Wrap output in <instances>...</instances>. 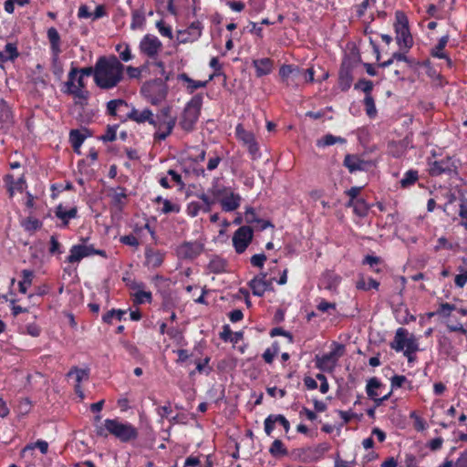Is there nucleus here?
<instances>
[{"mask_svg": "<svg viewBox=\"0 0 467 467\" xmlns=\"http://www.w3.org/2000/svg\"><path fill=\"white\" fill-rule=\"evenodd\" d=\"M125 66L115 55L100 56L96 61V86L112 89L124 79Z\"/></svg>", "mask_w": 467, "mask_h": 467, "instance_id": "obj_1", "label": "nucleus"}, {"mask_svg": "<svg viewBox=\"0 0 467 467\" xmlns=\"http://www.w3.org/2000/svg\"><path fill=\"white\" fill-rule=\"evenodd\" d=\"M96 434L101 438L114 437L122 443H130L139 438V430L130 422L119 418L106 419L96 426Z\"/></svg>", "mask_w": 467, "mask_h": 467, "instance_id": "obj_2", "label": "nucleus"}, {"mask_svg": "<svg viewBox=\"0 0 467 467\" xmlns=\"http://www.w3.org/2000/svg\"><path fill=\"white\" fill-rule=\"evenodd\" d=\"M202 102V95L195 94L186 103L179 120V125L184 131L191 132L195 129V125L201 115Z\"/></svg>", "mask_w": 467, "mask_h": 467, "instance_id": "obj_3", "label": "nucleus"}, {"mask_svg": "<svg viewBox=\"0 0 467 467\" xmlns=\"http://www.w3.org/2000/svg\"><path fill=\"white\" fill-rule=\"evenodd\" d=\"M141 95L152 105H158L165 99L168 88L166 81L157 78L142 85L140 88Z\"/></svg>", "mask_w": 467, "mask_h": 467, "instance_id": "obj_4", "label": "nucleus"}, {"mask_svg": "<svg viewBox=\"0 0 467 467\" xmlns=\"http://www.w3.org/2000/svg\"><path fill=\"white\" fill-rule=\"evenodd\" d=\"M333 349L322 356L317 355L315 358L316 368L321 371L332 372L338 359L344 355L345 346L337 342L333 343Z\"/></svg>", "mask_w": 467, "mask_h": 467, "instance_id": "obj_5", "label": "nucleus"}, {"mask_svg": "<svg viewBox=\"0 0 467 467\" xmlns=\"http://www.w3.org/2000/svg\"><path fill=\"white\" fill-rule=\"evenodd\" d=\"M278 75L281 83L288 88L297 89L303 82V69L296 65H282L279 68Z\"/></svg>", "mask_w": 467, "mask_h": 467, "instance_id": "obj_6", "label": "nucleus"}, {"mask_svg": "<svg viewBox=\"0 0 467 467\" xmlns=\"http://www.w3.org/2000/svg\"><path fill=\"white\" fill-rule=\"evenodd\" d=\"M90 255H99L104 258L108 257L105 250L96 249L92 244H75L71 246L66 261L69 264H76Z\"/></svg>", "mask_w": 467, "mask_h": 467, "instance_id": "obj_7", "label": "nucleus"}, {"mask_svg": "<svg viewBox=\"0 0 467 467\" xmlns=\"http://www.w3.org/2000/svg\"><path fill=\"white\" fill-rule=\"evenodd\" d=\"M254 238V230L250 225L240 226L233 234L232 242L235 252L241 254L245 252Z\"/></svg>", "mask_w": 467, "mask_h": 467, "instance_id": "obj_8", "label": "nucleus"}, {"mask_svg": "<svg viewBox=\"0 0 467 467\" xmlns=\"http://www.w3.org/2000/svg\"><path fill=\"white\" fill-rule=\"evenodd\" d=\"M162 48L161 41L154 35H145L139 44L140 52L150 59H156Z\"/></svg>", "mask_w": 467, "mask_h": 467, "instance_id": "obj_9", "label": "nucleus"}, {"mask_svg": "<svg viewBox=\"0 0 467 467\" xmlns=\"http://www.w3.org/2000/svg\"><path fill=\"white\" fill-rule=\"evenodd\" d=\"M123 281L126 283V285L134 291L133 296V303L136 305H141L144 303H151L152 295L150 291H145V284L142 282H138L134 279L125 278L123 277Z\"/></svg>", "mask_w": 467, "mask_h": 467, "instance_id": "obj_10", "label": "nucleus"}, {"mask_svg": "<svg viewBox=\"0 0 467 467\" xmlns=\"http://www.w3.org/2000/svg\"><path fill=\"white\" fill-rule=\"evenodd\" d=\"M204 250V245L201 242H183L177 247V255L181 259L193 260L197 258Z\"/></svg>", "mask_w": 467, "mask_h": 467, "instance_id": "obj_11", "label": "nucleus"}, {"mask_svg": "<svg viewBox=\"0 0 467 467\" xmlns=\"http://www.w3.org/2000/svg\"><path fill=\"white\" fill-rule=\"evenodd\" d=\"M203 26L200 21H193L185 30L178 31L179 43L185 44L198 40L202 33Z\"/></svg>", "mask_w": 467, "mask_h": 467, "instance_id": "obj_12", "label": "nucleus"}, {"mask_svg": "<svg viewBox=\"0 0 467 467\" xmlns=\"http://www.w3.org/2000/svg\"><path fill=\"white\" fill-rule=\"evenodd\" d=\"M175 124L176 119L161 120L154 119V124H151L156 130L153 135L154 140L158 141L165 140L171 134Z\"/></svg>", "mask_w": 467, "mask_h": 467, "instance_id": "obj_13", "label": "nucleus"}, {"mask_svg": "<svg viewBox=\"0 0 467 467\" xmlns=\"http://www.w3.org/2000/svg\"><path fill=\"white\" fill-rule=\"evenodd\" d=\"M275 424L281 425L284 428L285 432L288 433L290 430V422L282 414H270L264 421L265 432L267 436H271Z\"/></svg>", "mask_w": 467, "mask_h": 467, "instance_id": "obj_14", "label": "nucleus"}, {"mask_svg": "<svg viewBox=\"0 0 467 467\" xmlns=\"http://www.w3.org/2000/svg\"><path fill=\"white\" fill-rule=\"evenodd\" d=\"M3 181L5 184L6 191L10 199H12L16 192H22L26 185L25 174L22 173L17 180L11 173H7L4 176Z\"/></svg>", "mask_w": 467, "mask_h": 467, "instance_id": "obj_15", "label": "nucleus"}, {"mask_svg": "<svg viewBox=\"0 0 467 467\" xmlns=\"http://www.w3.org/2000/svg\"><path fill=\"white\" fill-rule=\"evenodd\" d=\"M47 38L50 44L51 62L56 67L58 65V57L61 54V39L57 30L55 27H50L47 30Z\"/></svg>", "mask_w": 467, "mask_h": 467, "instance_id": "obj_16", "label": "nucleus"}, {"mask_svg": "<svg viewBox=\"0 0 467 467\" xmlns=\"http://www.w3.org/2000/svg\"><path fill=\"white\" fill-rule=\"evenodd\" d=\"M396 34L397 44L399 45L400 50L406 49V51H409V49L413 45V39L410 35L407 21H405V23H400L396 27Z\"/></svg>", "mask_w": 467, "mask_h": 467, "instance_id": "obj_17", "label": "nucleus"}, {"mask_svg": "<svg viewBox=\"0 0 467 467\" xmlns=\"http://www.w3.org/2000/svg\"><path fill=\"white\" fill-rule=\"evenodd\" d=\"M144 265L149 269L159 268L164 262L165 254L150 246L145 248Z\"/></svg>", "mask_w": 467, "mask_h": 467, "instance_id": "obj_18", "label": "nucleus"}, {"mask_svg": "<svg viewBox=\"0 0 467 467\" xmlns=\"http://www.w3.org/2000/svg\"><path fill=\"white\" fill-rule=\"evenodd\" d=\"M127 119L138 124H144L146 122L150 125L154 124V114L148 108L140 110L133 107L127 114Z\"/></svg>", "mask_w": 467, "mask_h": 467, "instance_id": "obj_19", "label": "nucleus"}, {"mask_svg": "<svg viewBox=\"0 0 467 467\" xmlns=\"http://www.w3.org/2000/svg\"><path fill=\"white\" fill-rule=\"evenodd\" d=\"M13 112L7 102L0 99V133H6L14 123Z\"/></svg>", "mask_w": 467, "mask_h": 467, "instance_id": "obj_20", "label": "nucleus"}, {"mask_svg": "<svg viewBox=\"0 0 467 467\" xmlns=\"http://www.w3.org/2000/svg\"><path fill=\"white\" fill-rule=\"evenodd\" d=\"M343 165L350 173H355L357 171H366L368 162L358 154H347L344 158Z\"/></svg>", "mask_w": 467, "mask_h": 467, "instance_id": "obj_21", "label": "nucleus"}, {"mask_svg": "<svg viewBox=\"0 0 467 467\" xmlns=\"http://www.w3.org/2000/svg\"><path fill=\"white\" fill-rule=\"evenodd\" d=\"M453 171V163L451 158L429 162V173L431 176H440L443 173H451Z\"/></svg>", "mask_w": 467, "mask_h": 467, "instance_id": "obj_22", "label": "nucleus"}, {"mask_svg": "<svg viewBox=\"0 0 467 467\" xmlns=\"http://www.w3.org/2000/svg\"><path fill=\"white\" fill-rule=\"evenodd\" d=\"M241 200V196L230 189L226 195L220 199V205L223 212H234L240 207Z\"/></svg>", "mask_w": 467, "mask_h": 467, "instance_id": "obj_23", "label": "nucleus"}, {"mask_svg": "<svg viewBox=\"0 0 467 467\" xmlns=\"http://www.w3.org/2000/svg\"><path fill=\"white\" fill-rule=\"evenodd\" d=\"M449 38H450L449 35H445V36H441L439 39L437 45L431 49L430 54H431V56L432 57L440 58V59H445L448 67H452V60L447 55V53L444 52V48H445V47L447 46V44L449 42Z\"/></svg>", "mask_w": 467, "mask_h": 467, "instance_id": "obj_24", "label": "nucleus"}, {"mask_svg": "<svg viewBox=\"0 0 467 467\" xmlns=\"http://www.w3.org/2000/svg\"><path fill=\"white\" fill-rule=\"evenodd\" d=\"M252 64L257 78L269 75L274 68V60L270 57L254 59Z\"/></svg>", "mask_w": 467, "mask_h": 467, "instance_id": "obj_25", "label": "nucleus"}, {"mask_svg": "<svg viewBox=\"0 0 467 467\" xmlns=\"http://www.w3.org/2000/svg\"><path fill=\"white\" fill-rule=\"evenodd\" d=\"M266 276V273H261L248 283L254 296L261 297L267 291Z\"/></svg>", "mask_w": 467, "mask_h": 467, "instance_id": "obj_26", "label": "nucleus"}, {"mask_svg": "<svg viewBox=\"0 0 467 467\" xmlns=\"http://www.w3.org/2000/svg\"><path fill=\"white\" fill-rule=\"evenodd\" d=\"M341 280L342 278L339 275L335 273V271L328 269L321 275L320 279L321 283L324 285V287L329 291H336L340 285Z\"/></svg>", "mask_w": 467, "mask_h": 467, "instance_id": "obj_27", "label": "nucleus"}, {"mask_svg": "<svg viewBox=\"0 0 467 467\" xmlns=\"http://www.w3.org/2000/svg\"><path fill=\"white\" fill-rule=\"evenodd\" d=\"M235 137L244 147L257 141L254 132L246 130L242 123L235 127Z\"/></svg>", "mask_w": 467, "mask_h": 467, "instance_id": "obj_28", "label": "nucleus"}, {"mask_svg": "<svg viewBox=\"0 0 467 467\" xmlns=\"http://www.w3.org/2000/svg\"><path fill=\"white\" fill-rule=\"evenodd\" d=\"M55 215L62 221L63 227H67L69 220L78 216V209L77 207H72L69 210H66L62 204H59L56 207Z\"/></svg>", "mask_w": 467, "mask_h": 467, "instance_id": "obj_29", "label": "nucleus"}, {"mask_svg": "<svg viewBox=\"0 0 467 467\" xmlns=\"http://www.w3.org/2000/svg\"><path fill=\"white\" fill-rule=\"evenodd\" d=\"M353 81L352 70L348 67L342 65L338 74V87L342 91L350 88Z\"/></svg>", "mask_w": 467, "mask_h": 467, "instance_id": "obj_30", "label": "nucleus"}, {"mask_svg": "<svg viewBox=\"0 0 467 467\" xmlns=\"http://www.w3.org/2000/svg\"><path fill=\"white\" fill-rule=\"evenodd\" d=\"M409 332L406 328L399 327L395 333V337L392 342H390L389 346L392 349L397 352L403 351L405 348V344L408 338Z\"/></svg>", "mask_w": 467, "mask_h": 467, "instance_id": "obj_31", "label": "nucleus"}, {"mask_svg": "<svg viewBox=\"0 0 467 467\" xmlns=\"http://www.w3.org/2000/svg\"><path fill=\"white\" fill-rule=\"evenodd\" d=\"M112 192H113L110 195L112 204L119 210H122L128 198L126 188L119 186L115 189H112Z\"/></svg>", "mask_w": 467, "mask_h": 467, "instance_id": "obj_32", "label": "nucleus"}, {"mask_svg": "<svg viewBox=\"0 0 467 467\" xmlns=\"http://www.w3.org/2000/svg\"><path fill=\"white\" fill-rule=\"evenodd\" d=\"M146 23V12L143 7L133 9L131 11L130 28L132 30L140 29Z\"/></svg>", "mask_w": 467, "mask_h": 467, "instance_id": "obj_33", "label": "nucleus"}, {"mask_svg": "<svg viewBox=\"0 0 467 467\" xmlns=\"http://www.w3.org/2000/svg\"><path fill=\"white\" fill-rule=\"evenodd\" d=\"M227 262L225 259L220 256H213L208 265V270L213 274H222L226 272L227 269Z\"/></svg>", "mask_w": 467, "mask_h": 467, "instance_id": "obj_34", "label": "nucleus"}, {"mask_svg": "<svg viewBox=\"0 0 467 467\" xmlns=\"http://www.w3.org/2000/svg\"><path fill=\"white\" fill-rule=\"evenodd\" d=\"M331 449V445L328 442H321L314 447L307 448L306 451L314 460H319L328 452Z\"/></svg>", "mask_w": 467, "mask_h": 467, "instance_id": "obj_35", "label": "nucleus"}, {"mask_svg": "<svg viewBox=\"0 0 467 467\" xmlns=\"http://www.w3.org/2000/svg\"><path fill=\"white\" fill-rule=\"evenodd\" d=\"M22 280L18 283V290L21 294H26L28 287L32 285L34 272L29 269H24L21 272Z\"/></svg>", "mask_w": 467, "mask_h": 467, "instance_id": "obj_36", "label": "nucleus"}, {"mask_svg": "<svg viewBox=\"0 0 467 467\" xmlns=\"http://www.w3.org/2000/svg\"><path fill=\"white\" fill-rule=\"evenodd\" d=\"M419 350L417 339L414 336L407 338L405 348L403 349L404 356L407 357L409 362H412L415 358L413 354Z\"/></svg>", "mask_w": 467, "mask_h": 467, "instance_id": "obj_37", "label": "nucleus"}, {"mask_svg": "<svg viewBox=\"0 0 467 467\" xmlns=\"http://www.w3.org/2000/svg\"><path fill=\"white\" fill-rule=\"evenodd\" d=\"M381 381L374 377L368 380L367 386H366V391L368 396L376 402V400L379 397L378 389L382 387Z\"/></svg>", "mask_w": 467, "mask_h": 467, "instance_id": "obj_38", "label": "nucleus"}, {"mask_svg": "<svg viewBox=\"0 0 467 467\" xmlns=\"http://www.w3.org/2000/svg\"><path fill=\"white\" fill-rule=\"evenodd\" d=\"M115 50L119 54V60L121 62H129L133 59L134 56L131 53V48L127 43H119L115 47Z\"/></svg>", "mask_w": 467, "mask_h": 467, "instance_id": "obj_39", "label": "nucleus"}, {"mask_svg": "<svg viewBox=\"0 0 467 467\" xmlns=\"http://www.w3.org/2000/svg\"><path fill=\"white\" fill-rule=\"evenodd\" d=\"M269 453L275 458H280L286 456L288 451L281 440L275 439L269 447Z\"/></svg>", "mask_w": 467, "mask_h": 467, "instance_id": "obj_40", "label": "nucleus"}, {"mask_svg": "<svg viewBox=\"0 0 467 467\" xmlns=\"http://www.w3.org/2000/svg\"><path fill=\"white\" fill-rule=\"evenodd\" d=\"M86 136L78 130H71L69 132V141L75 152L79 153V148L83 144Z\"/></svg>", "mask_w": 467, "mask_h": 467, "instance_id": "obj_41", "label": "nucleus"}, {"mask_svg": "<svg viewBox=\"0 0 467 467\" xmlns=\"http://www.w3.org/2000/svg\"><path fill=\"white\" fill-rule=\"evenodd\" d=\"M419 180V172L416 170H409L404 174L402 179L400 181V187L403 189L410 188L414 185Z\"/></svg>", "mask_w": 467, "mask_h": 467, "instance_id": "obj_42", "label": "nucleus"}, {"mask_svg": "<svg viewBox=\"0 0 467 467\" xmlns=\"http://www.w3.org/2000/svg\"><path fill=\"white\" fill-rule=\"evenodd\" d=\"M75 377L76 384H80L82 380L88 379L89 377V369L88 368H79L78 367H72L69 371L67 373V377Z\"/></svg>", "mask_w": 467, "mask_h": 467, "instance_id": "obj_43", "label": "nucleus"}, {"mask_svg": "<svg viewBox=\"0 0 467 467\" xmlns=\"http://www.w3.org/2000/svg\"><path fill=\"white\" fill-rule=\"evenodd\" d=\"M439 467H467V449L460 453L456 462L445 459Z\"/></svg>", "mask_w": 467, "mask_h": 467, "instance_id": "obj_44", "label": "nucleus"}, {"mask_svg": "<svg viewBox=\"0 0 467 467\" xmlns=\"http://www.w3.org/2000/svg\"><path fill=\"white\" fill-rule=\"evenodd\" d=\"M75 98V104L80 106L82 109L88 106L90 93L87 89L78 88L74 90L72 95Z\"/></svg>", "mask_w": 467, "mask_h": 467, "instance_id": "obj_45", "label": "nucleus"}, {"mask_svg": "<svg viewBox=\"0 0 467 467\" xmlns=\"http://www.w3.org/2000/svg\"><path fill=\"white\" fill-rule=\"evenodd\" d=\"M379 287V282L376 279L369 277L368 281L364 277H360L356 283V288L358 290L368 291L370 289L378 290Z\"/></svg>", "mask_w": 467, "mask_h": 467, "instance_id": "obj_46", "label": "nucleus"}, {"mask_svg": "<svg viewBox=\"0 0 467 467\" xmlns=\"http://www.w3.org/2000/svg\"><path fill=\"white\" fill-rule=\"evenodd\" d=\"M362 264L369 265L371 271L376 274L382 272V269L379 266L382 264V260L379 256L368 254L363 258Z\"/></svg>", "mask_w": 467, "mask_h": 467, "instance_id": "obj_47", "label": "nucleus"}, {"mask_svg": "<svg viewBox=\"0 0 467 467\" xmlns=\"http://www.w3.org/2000/svg\"><path fill=\"white\" fill-rule=\"evenodd\" d=\"M22 226L25 231L34 233L42 228L43 223L35 217L29 216L23 221Z\"/></svg>", "mask_w": 467, "mask_h": 467, "instance_id": "obj_48", "label": "nucleus"}, {"mask_svg": "<svg viewBox=\"0 0 467 467\" xmlns=\"http://www.w3.org/2000/svg\"><path fill=\"white\" fill-rule=\"evenodd\" d=\"M337 142L343 144L346 142V139H344L342 137H337L332 134H327L321 140H319L317 141V145L318 147H327V146L334 145Z\"/></svg>", "mask_w": 467, "mask_h": 467, "instance_id": "obj_49", "label": "nucleus"}, {"mask_svg": "<svg viewBox=\"0 0 467 467\" xmlns=\"http://www.w3.org/2000/svg\"><path fill=\"white\" fill-rule=\"evenodd\" d=\"M125 314L124 310L111 309L102 316V320L104 323L111 324L114 318L120 321Z\"/></svg>", "mask_w": 467, "mask_h": 467, "instance_id": "obj_50", "label": "nucleus"}, {"mask_svg": "<svg viewBox=\"0 0 467 467\" xmlns=\"http://www.w3.org/2000/svg\"><path fill=\"white\" fill-rule=\"evenodd\" d=\"M369 210L368 204L363 198H359L358 202H356L355 206L353 208V212L358 217H365L368 215Z\"/></svg>", "mask_w": 467, "mask_h": 467, "instance_id": "obj_51", "label": "nucleus"}, {"mask_svg": "<svg viewBox=\"0 0 467 467\" xmlns=\"http://www.w3.org/2000/svg\"><path fill=\"white\" fill-rule=\"evenodd\" d=\"M119 106L128 107V103L121 99H111L107 103V113L109 116L115 117L117 116V109Z\"/></svg>", "mask_w": 467, "mask_h": 467, "instance_id": "obj_52", "label": "nucleus"}, {"mask_svg": "<svg viewBox=\"0 0 467 467\" xmlns=\"http://www.w3.org/2000/svg\"><path fill=\"white\" fill-rule=\"evenodd\" d=\"M144 230H147L149 232V234H150L151 238L153 239V241H156L157 236H156L155 230H154V228L150 227L149 223H146L144 224L136 223L133 226V233L137 237L140 236Z\"/></svg>", "mask_w": 467, "mask_h": 467, "instance_id": "obj_53", "label": "nucleus"}, {"mask_svg": "<svg viewBox=\"0 0 467 467\" xmlns=\"http://www.w3.org/2000/svg\"><path fill=\"white\" fill-rule=\"evenodd\" d=\"M364 106H365V110H366L367 115L369 118H374L377 114V109H376L374 99L371 95L365 96Z\"/></svg>", "mask_w": 467, "mask_h": 467, "instance_id": "obj_54", "label": "nucleus"}, {"mask_svg": "<svg viewBox=\"0 0 467 467\" xmlns=\"http://www.w3.org/2000/svg\"><path fill=\"white\" fill-rule=\"evenodd\" d=\"M248 6L249 14L251 16H256L265 9V0H249Z\"/></svg>", "mask_w": 467, "mask_h": 467, "instance_id": "obj_55", "label": "nucleus"}, {"mask_svg": "<svg viewBox=\"0 0 467 467\" xmlns=\"http://www.w3.org/2000/svg\"><path fill=\"white\" fill-rule=\"evenodd\" d=\"M355 89L362 90L366 96L371 95L373 89V82L366 78L359 79L354 86Z\"/></svg>", "mask_w": 467, "mask_h": 467, "instance_id": "obj_56", "label": "nucleus"}, {"mask_svg": "<svg viewBox=\"0 0 467 467\" xmlns=\"http://www.w3.org/2000/svg\"><path fill=\"white\" fill-rule=\"evenodd\" d=\"M279 351L277 343L273 344L272 348H268L263 353V358L267 364H271L274 361L275 357Z\"/></svg>", "mask_w": 467, "mask_h": 467, "instance_id": "obj_57", "label": "nucleus"}, {"mask_svg": "<svg viewBox=\"0 0 467 467\" xmlns=\"http://www.w3.org/2000/svg\"><path fill=\"white\" fill-rule=\"evenodd\" d=\"M146 67H147L146 65H143L141 67H132V66H128V67H125V70L130 78L139 79V78H140L141 74H142L144 68H146Z\"/></svg>", "mask_w": 467, "mask_h": 467, "instance_id": "obj_58", "label": "nucleus"}, {"mask_svg": "<svg viewBox=\"0 0 467 467\" xmlns=\"http://www.w3.org/2000/svg\"><path fill=\"white\" fill-rule=\"evenodd\" d=\"M230 188L227 187H216L213 186L208 190V192L213 196V199H215V202L220 203V199L223 198V196H225L226 193Z\"/></svg>", "mask_w": 467, "mask_h": 467, "instance_id": "obj_59", "label": "nucleus"}, {"mask_svg": "<svg viewBox=\"0 0 467 467\" xmlns=\"http://www.w3.org/2000/svg\"><path fill=\"white\" fill-rule=\"evenodd\" d=\"M210 360H211V358L209 357H206L202 360H201V359L196 360L195 361L196 371L200 374L204 373V374L208 375L212 371V368L208 367Z\"/></svg>", "mask_w": 467, "mask_h": 467, "instance_id": "obj_60", "label": "nucleus"}, {"mask_svg": "<svg viewBox=\"0 0 467 467\" xmlns=\"http://www.w3.org/2000/svg\"><path fill=\"white\" fill-rule=\"evenodd\" d=\"M439 346H440L441 351H442L444 354H446L448 356L451 354L453 347H452L451 339L448 337H445V336L441 337L439 339Z\"/></svg>", "mask_w": 467, "mask_h": 467, "instance_id": "obj_61", "label": "nucleus"}, {"mask_svg": "<svg viewBox=\"0 0 467 467\" xmlns=\"http://www.w3.org/2000/svg\"><path fill=\"white\" fill-rule=\"evenodd\" d=\"M391 389L401 388L405 383L409 384V389L411 388V382L407 379L403 375H394L391 379Z\"/></svg>", "mask_w": 467, "mask_h": 467, "instance_id": "obj_62", "label": "nucleus"}, {"mask_svg": "<svg viewBox=\"0 0 467 467\" xmlns=\"http://www.w3.org/2000/svg\"><path fill=\"white\" fill-rule=\"evenodd\" d=\"M388 152L394 158H400L403 155L404 150L399 143L391 141L388 144Z\"/></svg>", "mask_w": 467, "mask_h": 467, "instance_id": "obj_63", "label": "nucleus"}, {"mask_svg": "<svg viewBox=\"0 0 467 467\" xmlns=\"http://www.w3.org/2000/svg\"><path fill=\"white\" fill-rule=\"evenodd\" d=\"M156 27L158 28L159 33L162 36H166L170 39L172 38V29L170 26L166 25L162 20L156 22Z\"/></svg>", "mask_w": 467, "mask_h": 467, "instance_id": "obj_64", "label": "nucleus"}]
</instances>
